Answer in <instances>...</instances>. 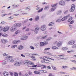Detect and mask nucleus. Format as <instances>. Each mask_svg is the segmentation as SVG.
Wrapping results in <instances>:
<instances>
[{"label":"nucleus","mask_w":76,"mask_h":76,"mask_svg":"<svg viewBox=\"0 0 76 76\" xmlns=\"http://www.w3.org/2000/svg\"><path fill=\"white\" fill-rule=\"evenodd\" d=\"M72 62H73L75 64H76V61L75 60H72Z\"/></svg>","instance_id":"nucleus-54"},{"label":"nucleus","mask_w":76,"mask_h":76,"mask_svg":"<svg viewBox=\"0 0 76 76\" xmlns=\"http://www.w3.org/2000/svg\"><path fill=\"white\" fill-rule=\"evenodd\" d=\"M47 68L48 69H51V67H50V66H48Z\"/></svg>","instance_id":"nucleus-51"},{"label":"nucleus","mask_w":76,"mask_h":76,"mask_svg":"<svg viewBox=\"0 0 76 76\" xmlns=\"http://www.w3.org/2000/svg\"><path fill=\"white\" fill-rule=\"evenodd\" d=\"M40 7H37L36 8V10H39H39H43V8H42L41 9H40Z\"/></svg>","instance_id":"nucleus-41"},{"label":"nucleus","mask_w":76,"mask_h":76,"mask_svg":"<svg viewBox=\"0 0 76 76\" xmlns=\"http://www.w3.org/2000/svg\"><path fill=\"white\" fill-rule=\"evenodd\" d=\"M24 62H25V63H24V64L26 66H28L29 64L32 66L34 64V62L29 61V60L25 61Z\"/></svg>","instance_id":"nucleus-2"},{"label":"nucleus","mask_w":76,"mask_h":76,"mask_svg":"<svg viewBox=\"0 0 76 76\" xmlns=\"http://www.w3.org/2000/svg\"><path fill=\"white\" fill-rule=\"evenodd\" d=\"M30 8H31V7L30 6L27 7L26 8V9L27 10L28 9H29Z\"/></svg>","instance_id":"nucleus-42"},{"label":"nucleus","mask_w":76,"mask_h":76,"mask_svg":"<svg viewBox=\"0 0 76 76\" xmlns=\"http://www.w3.org/2000/svg\"><path fill=\"white\" fill-rule=\"evenodd\" d=\"M75 5L74 4L72 5L71 10H75Z\"/></svg>","instance_id":"nucleus-17"},{"label":"nucleus","mask_w":76,"mask_h":76,"mask_svg":"<svg viewBox=\"0 0 76 76\" xmlns=\"http://www.w3.org/2000/svg\"><path fill=\"white\" fill-rule=\"evenodd\" d=\"M39 29H40V28H39V27H37L35 28V31H38Z\"/></svg>","instance_id":"nucleus-25"},{"label":"nucleus","mask_w":76,"mask_h":76,"mask_svg":"<svg viewBox=\"0 0 76 76\" xmlns=\"http://www.w3.org/2000/svg\"><path fill=\"white\" fill-rule=\"evenodd\" d=\"M15 59L13 58L12 56H7L5 58V60L7 62H12L14 61Z\"/></svg>","instance_id":"nucleus-1"},{"label":"nucleus","mask_w":76,"mask_h":76,"mask_svg":"<svg viewBox=\"0 0 76 76\" xmlns=\"http://www.w3.org/2000/svg\"><path fill=\"white\" fill-rule=\"evenodd\" d=\"M50 50V48H46L45 49L44 51H47V50Z\"/></svg>","instance_id":"nucleus-39"},{"label":"nucleus","mask_w":76,"mask_h":76,"mask_svg":"<svg viewBox=\"0 0 76 76\" xmlns=\"http://www.w3.org/2000/svg\"><path fill=\"white\" fill-rule=\"evenodd\" d=\"M27 38H28V36H23L22 37V39H23L22 40H25V39H27Z\"/></svg>","instance_id":"nucleus-19"},{"label":"nucleus","mask_w":76,"mask_h":76,"mask_svg":"<svg viewBox=\"0 0 76 76\" xmlns=\"http://www.w3.org/2000/svg\"><path fill=\"white\" fill-rule=\"evenodd\" d=\"M10 27L9 26L5 27L3 28V31L4 32H6V31H8Z\"/></svg>","instance_id":"nucleus-4"},{"label":"nucleus","mask_w":76,"mask_h":76,"mask_svg":"<svg viewBox=\"0 0 76 76\" xmlns=\"http://www.w3.org/2000/svg\"><path fill=\"white\" fill-rule=\"evenodd\" d=\"M34 73H35V74H38L39 75L41 74V73L38 71H35L34 72Z\"/></svg>","instance_id":"nucleus-23"},{"label":"nucleus","mask_w":76,"mask_h":76,"mask_svg":"<svg viewBox=\"0 0 76 76\" xmlns=\"http://www.w3.org/2000/svg\"><path fill=\"white\" fill-rule=\"evenodd\" d=\"M45 54H48V55H50V56H53V55H52L51 53L48 52H45Z\"/></svg>","instance_id":"nucleus-20"},{"label":"nucleus","mask_w":76,"mask_h":76,"mask_svg":"<svg viewBox=\"0 0 76 76\" xmlns=\"http://www.w3.org/2000/svg\"><path fill=\"white\" fill-rule=\"evenodd\" d=\"M70 16L69 15H67L66 16H64L63 18L61 19V20L62 21H64V20H66V19H67L68 18H69Z\"/></svg>","instance_id":"nucleus-9"},{"label":"nucleus","mask_w":76,"mask_h":76,"mask_svg":"<svg viewBox=\"0 0 76 76\" xmlns=\"http://www.w3.org/2000/svg\"><path fill=\"white\" fill-rule=\"evenodd\" d=\"M41 29L42 31H44L46 29V26H41Z\"/></svg>","instance_id":"nucleus-10"},{"label":"nucleus","mask_w":76,"mask_h":76,"mask_svg":"<svg viewBox=\"0 0 76 76\" xmlns=\"http://www.w3.org/2000/svg\"><path fill=\"white\" fill-rule=\"evenodd\" d=\"M75 43V41L73 40H70L68 42V44L69 45H73Z\"/></svg>","instance_id":"nucleus-8"},{"label":"nucleus","mask_w":76,"mask_h":76,"mask_svg":"<svg viewBox=\"0 0 76 76\" xmlns=\"http://www.w3.org/2000/svg\"><path fill=\"white\" fill-rule=\"evenodd\" d=\"M2 13H5V10H3L2 11Z\"/></svg>","instance_id":"nucleus-62"},{"label":"nucleus","mask_w":76,"mask_h":76,"mask_svg":"<svg viewBox=\"0 0 76 76\" xmlns=\"http://www.w3.org/2000/svg\"><path fill=\"white\" fill-rule=\"evenodd\" d=\"M33 20V19H32V18H30V19H29L28 20V21H32Z\"/></svg>","instance_id":"nucleus-49"},{"label":"nucleus","mask_w":76,"mask_h":76,"mask_svg":"<svg viewBox=\"0 0 76 76\" xmlns=\"http://www.w3.org/2000/svg\"><path fill=\"white\" fill-rule=\"evenodd\" d=\"M34 34H38V31H36L35 30V31H34Z\"/></svg>","instance_id":"nucleus-59"},{"label":"nucleus","mask_w":76,"mask_h":76,"mask_svg":"<svg viewBox=\"0 0 76 76\" xmlns=\"http://www.w3.org/2000/svg\"><path fill=\"white\" fill-rule=\"evenodd\" d=\"M3 30V28L2 27H0V32H1V31H2Z\"/></svg>","instance_id":"nucleus-47"},{"label":"nucleus","mask_w":76,"mask_h":76,"mask_svg":"<svg viewBox=\"0 0 76 76\" xmlns=\"http://www.w3.org/2000/svg\"><path fill=\"white\" fill-rule=\"evenodd\" d=\"M30 48L32 50H34V49H35V48L34 47H33L32 46H30Z\"/></svg>","instance_id":"nucleus-40"},{"label":"nucleus","mask_w":76,"mask_h":76,"mask_svg":"<svg viewBox=\"0 0 76 76\" xmlns=\"http://www.w3.org/2000/svg\"><path fill=\"white\" fill-rule=\"evenodd\" d=\"M61 10H59L57 12V14L58 15H59L60 14H61Z\"/></svg>","instance_id":"nucleus-22"},{"label":"nucleus","mask_w":76,"mask_h":76,"mask_svg":"<svg viewBox=\"0 0 76 76\" xmlns=\"http://www.w3.org/2000/svg\"><path fill=\"white\" fill-rule=\"evenodd\" d=\"M61 50L63 51H66V50H68L69 48H67L63 47L62 48Z\"/></svg>","instance_id":"nucleus-18"},{"label":"nucleus","mask_w":76,"mask_h":76,"mask_svg":"<svg viewBox=\"0 0 76 76\" xmlns=\"http://www.w3.org/2000/svg\"><path fill=\"white\" fill-rule=\"evenodd\" d=\"M74 21L73 20H72L71 22H70V24H72V23H73Z\"/></svg>","instance_id":"nucleus-58"},{"label":"nucleus","mask_w":76,"mask_h":76,"mask_svg":"<svg viewBox=\"0 0 76 76\" xmlns=\"http://www.w3.org/2000/svg\"><path fill=\"white\" fill-rule=\"evenodd\" d=\"M17 47V45H14L12 46L11 48H15V47Z\"/></svg>","instance_id":"nucleus-36"},{"label":"nucleus","mask_w":76,"mask_h":76,"mask_svg":"<svg viewBox=\"0 0 76 76\" xmlns=\"http://www.w3.org/2000/svg\"><path fill=\"white\" fill-rule=\"evenodd\" d=\"M12 18V16H11V17L8 18V20H10L11 19H13V18Z\"/></svg>","instance_id":"nucleus-50"},{"label":"nucleus","mask_w":76,"mask_h":76,"mask_svg":"<svg viewBox=\"0 0 76 76\" xmlns=\"http://www.w3.org/2000/svg\"><path fill=\"white\" fill-rule=\"evenodd\" d=\"M3 56H7V54L6 53H4L3 54Z\"/></svg>","instance_id":"nucleus-55"},{"label":"nucleus","mask_w":76,"mask_h":76,"mask_svg":"<svg viewBox=\"0 0 76 76\" xmlns=\"http://www.w3.org/2000/svg\"><path fill=\"white\" fill-rule=\"evenodd\" d=\"M37 66V65L32 66H31V67H36Z\"/></svg>","instance_id":"nucleus-48"},{"label":"nucleus","mask_w":76,"mask_h":76,"mask_svg":"<svg viewBox=\"0 0 76 76\" xmlns=\"http://www.w3.org/2000/svg\"><path fill=\"white\" fill-rule=\"evenodd\" d=\"M61 21V19H58V20H56V22H59Z\"/></svg>","instance_id":"nucleus-46"},{"label":"nucleus","mask_w":76,"mask_h":76,"mask_svg":"<svg viewBox=\"0 0 76 76\" xmlns=\"http://www.w3.org/2000/svg\"><path fill=\"white\" fill-rule=\"evenodd\" d=\"M14 75L15 76H18V74L16 72H15Z\"/></svg>","instance_id":"nucleus-38"},{"label":"nucleus","mask_w":76,"mask_h":76,"mask_svg":"<svg viewBox=\"0 0 76 76\" xmlns=\"http://www.w3.org/2000/svg\"><path fill=\"white\" fill-rule=\"evenodd\" d=\"M52 37H49L48 39L47 40V41H48V40H50V39H52Z\"/></svg>","instance_id":"nucleus-44"},{"label":"nucleus","mask_w":76,"mask_h":76,"mask_svg":"<svg viewBox=\"0 0 76 76\" xmlns=\"http://www.w3.org/2000/svg\"><path fill=\"white\" fill-rule=\"evenodd\" d=\"M21 56H22V57H25V55H23V54H21Z\"/></svg>","instance_id":"nucleus-60"},{"label":"nucleus","mask_w":76,"mask_h":76,"mask_svg":"<svg viewBox=\"0 0 76 76\" xmlns=\"http://www.w3.org/2000/svg\"><path fill=\"white\" fill-rule=\"evenodd\" d=\"M1 42L3 44H6L7 43V39H1Z\"/></svg>","instance_id":"nucleus-11"},{"label":"nucleus","mask_w":76,"mask_h":76,"mask_svg":"<svg viewBox=\"0 0 76 76\" xmlns=\"http://www.w3.org/2000/svg\"><path fill=\"white\" fill-rule=\"evenodd\" d=\"M40 46L41 47H43V46H44L47 44H48V43L47 42H41L40 43Z\"/></svg>","instance_id":"nucleus-7"},{"label":"nucleus","mask_w":76,"mask_h":76,"mask_svg":"<svg viewBox=\"0 0 76 76\" xmlns=\"http://www.w3.org/2000/svg\"><path fill=\"white\" fill-rule=\"evenodd\" d=\"M20 30H18L15 32V34H19V33H20Z\"/></svg>","instance_id":"nucleus-26"},{"label":"nucleus","mask_w":76,"mask_h":76,"mask_svg":"<svg viewBox=\"0 0 76 76\" xmlns=\"http://www.w3.org/2000/svg\"><path fill=\"white\" fill-rule=\"evenodd\" d=\"M28 22V20H27L24 21L23 22V23H25L26 22Z\"/></svg>","instance_id":"nucleus-45"},{"label":"nucleus","mask_w":76,"mask_h":76,"mask_svg":"<svg viewBox=\"0 0 76 76\" xmlns=\"http://www.w3.org/2000/svg\"><path fill=\"white\" fill-rule=\"evenodd\" d=\"M2 36L4 37H7V34H4L2 35Z\"/></svg>","instance_id":"nucleus-34"},{"label":"nucleus","mask_w":76,"mask_h":76,"mask_svg":"<svg viewBox=\"0 0 76 76\" xmlns=\"http://www.w3.org/2000/svg\"><path fill=\"white\" fill-rule=\"evenodd\" d=\"M47 36H43L41 38L42 39H45V38H47Z\"/></svg>","instance_id":"nucleus-35"},{"label":"nucleus","mask_w":76,"mask_h":76,"mask_svg":"<svg viewBox=\"0 0 76 76\" xmlns=\"http://www.w3.org/2000/svg\"><path fill=\"white\" fill-rule=\"evenodd\" d=\"M3 74L4 76H9V73L8 72L4 71L3 72Z\"/></svg>","instance_id":"nucleus-15"},{"label":"nucleus","mask_w":76,"mask_h":76,"mask_svg":"<svg viewBox=\"0 0 76 76\" xmlns=\"http://www.w3.org/2000/svg\"><path fill=\"white\" fill-rule=\"evenodd\" d=\"M49 9V6H46L45 8V10H48V9Z\"/></svg>","instance_id":"nucleus-31"},{"label":"nucleus","mask_w":76,"mask_h":76,"mask_svg":"<svg viewBox=\"0 0 76 76\" xmlns=\"http://www.w3.org/2000/svg\"><path fill=\"white\" fill-rule=\"evenodd\" d=\"M23 48V46L22 45H19L18 48L19 50H22Z\"/></svg>","instance_id":"nucleus-13"},{"label":"nucleus","mask_w":76,"mask_h":76,"mask_svg":"<svg viewBox=\"0 0 76 76\" xmlns=\"http://www.w3.org/2000/svg\"><path fill=\"white\" fill-rule=\"evenodd\" d=\"M16 30V27L15 25L12 26L10 28V31L11 32H14Z\"/></svg>","instance_id":"nucleus-3"},{"label":"nucleus","mask_w":76,"mask_h":76,"mask_svg":"<svg viewBox=\"0 0 76 76\" xmlns=\"http://www.w3.org/2000/svg\"><path fill=\"white\" fill-rule=\"evenodd\" d=\"M71 51V53H73L74 52V50H70Z\"/></svg>","instance_id":"nucleus-64"},{"label":"nucleus","mask_w":76,"mask_h":76,"mask_svg":"<svg viewBox=\"0 0 76 76\" xmlns=\"http://www.w3.org/2000/svg\"><path fill=\"white\" fill-rule=\"evenodd\" d=\"M49 25L50 26H53L54 25V23L53 22H51L49 23Z\"/></svg>","instance_id":"nucleus-29"},{"label":"nucleus","mask_w":76,"mask_h":76,"mask_svg":"<svg viewBox=\"0 0 76 76\" xmlns=\"http://www.w3.org/2000/svg\"><path fill=\"white\" fill-rule=\"evenodd\" d=\"M51 67L53 70H56L57 69L56 68V67L55 66H51Z\"/></svg>","instance_id":"nucleus-30"},{"label":"nucleus","mask_w":76,"mask_h":76,"mask_svg":"<svg viewBox=\"0 0 76 76\" xmlns=\"http://www.w3.org/2000/svg\"><path fill=\"white\" fill-rule=\"evenodd\" d=\"M10 74L11 76H13V73L12 72H10Z\"/></svg>","instance_id":"nucleus-52"},{"label":"nucleus","mask_w":76,"mask_h":76,"mask_svg":"<svg viewBox=\"0 0 76 76\" xmlns=\"http://www.w3.org/2000/svg\"><path fill=\"white\" fill-rule=\"evenodd\" d=\"M61 68L62 69H68V68H69V66H62Z\"/></svg>","instance_id":"nucleus-21"},{"label":"nucleus","mask_w":76,"mask_h":76,"mask_svg":"<svg viewBox=\"0 0 76 76\" xmlns=\"http://www.w3.org/2000/svg\"><path fill=\"white\" fill-rule=\"evenodd\" d=\"M52 48L53 49V50H57V49H58V48L57 47H56V46H53L52 47Z\"/></svg>","instance_id":"nucleus-24"},{"label":"nucleus","mask_w":76,"mask_h":76,"mask_svg":"<svg viewBox=\"0 0 76 76\" xmlns=\"http://www.w3.org/2000/svg\"><path fill=\"white\" fill-rule=\"evenodd\" d=\"M43 68H45V69H46V67H47V66H45V65H43Z\"/></svg>","instance_id":"nucleus-56"},{"label":"nucleus","mask_w":76,"mask_h":76,"mask_svg":"<svg viewBox=\"0 0 76 76\" xmlns=\"http://www.w3.org/2000/svg\"><path fill=\"white\" fill-rule=\"evenodd\" d=\"M31 57L32 58H35V56H31Z\"/></svg>","instance_id":"nucleus-63"},{"label":"nucleus","mask_w":76,"mask_h":76,"mask_svg":"<svg viewBox=\"0 0 76 76\" xmlns=\"http://www.w3.org/2000/svg\"><path fill=\"white\" fill-rule=\"evenodd\" d=\"M26 55L27 56H30V55H31L30 54H29L28 53H27L26 54Z\"/></svg>","instance_id":"nucleus-57"},{"label":"nucleus","mask_w":76,"mask_h":76,"mask_svg":"<svg viewBox=\"0 0 76 76\" xmlns=\"http://www.w3.org/2000/svg\"><path fill=\"white\" fill-rule=\"evenodd\" d=\"M6 61H2V64H3V65H5V64H6Z\"/></svg>","instance_id":"nucleus-28"},{"label":"nucleus","mask_w":76,"mask_h":76,"mask_svg":"<svg viewBox=\"0 0 76 76\" xmlns=\"http://www.w3.org/2000/svg\"><path fill=\"white\" fill-rule=\"evenodd\" d=\"M29 75L30 76H32V72H30L28 73Z\"/></svg>","instance_id":"nucleus-43"},{"label":"nucleus","mask_w":76,"mask_h":76,"mask_svg":"<svg viewBox=\"0 0 76 76\" xmlns=\"http://www.w3.org/2000/svg\"><path fill=\"white\" fill-rule=\"evenodd\" d=\"M14 25L17 27H20L21 26V23H17L16 24H15Z\"/></svg>","instance_id":"nucleus-14"},{"label":"nucleus","mask_w":76,"mask_h":76,"mask_svg":"<svg viewBox=\"0 0 76 76\" xmlns=\"http://www.w3.org/2000/svg\"><path fill=\"white\" fill-rule=\"evenodd\" d=\"M21 62H19L15 63L14 64V66H20V64H21Z\"/></svg>","instance_id":"nucleus-12"},{"label":"nucleus","mask_w":76,"mask_h":76,"mask_svg":"<svg viewBox=\"0 0 76 76\" xmlns=\"http://www.w3.org/2000/svg\"><path fill=\"white\" fill-rule=\"evenodd\" d=\"M58 56L59 57H64V56L63 55H58Z\"/></svg>","instance_id":"nucleus-61"},{"label":"nucleus","mask_w":76,"mask_h":76,"mask_svg":"<svg viewBox=\"0 0 76 76\" xmlns=\"http://www.w3.org/2000/svg\"><path fill=\"white\" fill-rule=\"evenodd\" d=\"M62 45V43L60 41L58 42L57 43V46L58 47H60Z\"/></svg>","instance_id":"nucleus-16"},{"label":"nucleus","mask_w":76,"mask_h":76,"mask_svg":"<svg viewBox=\"0 0 76 76\" xmlns=\"http://www.w3.org/2000/svg\"><path fill=\"white\" fill-rule=\"evenodd\" d=\"M65 2L64 1H59V4L61 6H64L65 5Z\"/></svg>","instance_id":"nucleus-6"},{"label":"nucleus","mask_w":76,"mask_h":76,"mask_svg":"<svg viewBox=\"0 0 76 76\" xmlns=\"http://www.w3.org/2000/svg\"><path fill=\"white\" fill-rule=\"evenodd\" d=\"M73 19V18L71 17V18H70L68 20V22H70V21H71V20H72V19Z\"/></svg>","instance_id":"nucleus-32"},{"label":"nucleus","mask_w":76,"mask_h":76,"mask_svg":"<svg viewBox=\"0 0 76 76\" xmlns=\"http://www.w3.org/2000/svg\"><path fill=\"white\" fill-rule=\"evenodd\" d=\"M57 4H58L56 3L54 4L51 5V6L52 8L51 9V10H55L56 8V6H57Z\"/></svg>","instance_id":"nucleus-5"},{"label":"nucleus","mask_w":76,"mask_h":76,"mask_svg":"<svg viewBox=\"0 0 76 76\" xmlns=\"http://www.w3.org/2000/svg\"><path fill=\"white\" fill-rule=\"evenodd\" d=\"M72 48H76V44L74 45L72 47Z\"/></svg>","instance_id":"nucleus-33"},{"label":"nucleus","mask_w":76,"mask_h":76,"mask_svg":"<svg viewBox=\"0 0 76 76\" xmlns=\"http://www.w3.org/2000/svg\"><path fill=\"white\" fill-rule=\"evenodd\" d=\"M42 11V10H40L38 11V13H40V12H41Z\"/></svg>","instance_id":"nucleus-53"},{"label":"nucleus","mask_w":76,"mask_h":76,"mask_svg":"<svg viewBox=\"0 0 76 76\" xmlns=\"http://www.w3.org/2000/svg\"><path fill=\"white\" fill-rule=\"evenodd\" d=\"M39 20V16H36L35 18V20H36V21H37V20Z\"/></svg>","instance_id":"nucleus-27"},{"label":"nucleus","mask_w":76,"mask_h":76,"mask_svg":"<svg viewBox=\"0 0 76 76\" xmlns=\"http://www.w3.org/2000/svg\"><path fill=\"white\" fill-rule=\"evenodd\" d=\"M18 41H14L12 43L13 44H16L18 42Z\"/></svg>","instance_id":"nucleus-37"}]
</instances>
